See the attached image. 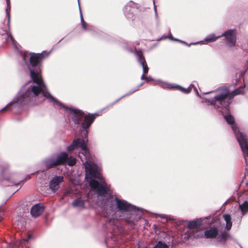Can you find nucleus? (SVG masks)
Masks as SVG:
<instances>
[{
  "label": "nucleus",
  "instance_id": "f257e3e1",
  "mask_svg": "<svg viewBox=\"0 0 248 248\" xmlns=\"http://www.w3.org/2000/svg\"><path fill=\"white\" fill-rule=\"evenodd\" d=\"M88 130L84 132V139L80 138L74 140L72 143L67 147L68 152H71L78 148L82 151L79 153V157L84 164L85 168V178L91 187L94 189L98 195V199L101 201V206L105 216L111 217L115 221L114 215L126 223L134 225L140 219L139 209L125 200L117 197L113 198L110 185L107 184L100 174L101 168L92 160L86 145L88 142ZM111 220H110V222Z\"/></svg>",
  "mask_w": 248,
  "mask_h": 248
},
{
  "label": "nucleus",
  "instance_id": "f03ea898",
  "mask_svg": "<svg viewBox=\"0 0 248 248\" xmlns=\"http://www.w3.org/2000/svg\"><path fill=\"white\" fill-rule=\"evenodd\" d=\"M38 70H30V75L32 80L23 86L13 100L8 103L1 110L4 111L12 106L18 105L23 106L32 101L37 103L42 101L45 98L50 102L63 107L69 111V116L75 124H79L84 116L83 112L73 108H67L58 101L47 91L42 77Z\"/></svg>",
  "mask_w": 248,
  "mask_h": 248
},
{
  "label": "nucleus",
  "instance_id": "7ed1b4c3",
  "mask_svg": "<svg viewBox=\"0 0 248 248\" xmlns=\"http://www.w3.org/2000/svg\"><path fill=\"white\" fill-rule=\"evenodd\" d=\"M245 93L244 88L240 87L231 93L227 88L221 87L217 90L204 93V94L211 93L212 95L209 99L203 98V102L212 105L219 111L223 112V110H228V107L231 102V100L234 96L243 94Z\"/></svg>",
  "mask_w": 248,
  "mask_h": 248
},
{
  "label": "nucleus",
  "instance_id": "20e7f679",
  "mask_svg": "<svg viewBox=\"0 0 248 248\" xmlns=\"http://www.w3.org/2000/svg\"><path fill=\"white\" fill-rule=\"evenodd\" d=\"M223 116L228 124L231 126L232 129L233 131L235 137L240 145L245 160L246 164L247 165V160L246 157L248 158V140L247 136L245 134L239 131L237 126L234 122V118L231 114L228 113L226 114H223Z\"/></svg>",
  "mask_w": 248,
  "mask_h": 248
},
{
  "label": "nucleus",
  "instance_id": "39448f33",
  "mask_svg": "<svg viewBox=\"0 0 248 248\" xmlns=\"http://www.w3.org/2000/svg\"><path fill=\"white\" fill-rule=\"evenodd\" d=\"M188 230L184 234V239H195L203 238V234L202 231L201 223L200 221L193 220L188 224Z\"/></svg>",
  "mask_w": 248,
  "mask_h": 248
},
{
  "label": "nucleus",
  "instance_id": "423d86ee",
  "mask_svg": "<svg viewBox=\"0 0 248 248\" xmlns=\"http://www.w3.org/2000/svg\"><path fill=\"white\" fill-rule=\"evenodd\" d=\"M68 159V154L65 152H62L52 155L46 158L43 163L46 168L50 169L57 166L64 165Z\"/></svg>",
  "mask_w": 248,
  "mask_h": 248
},
{
  "label": "nucleus",
  "instance_id": "0eeeda50",
  "mask_svg": "<svg viewBox=\"0 0 248 248\" xmlns=\"http://www.w3.org/2000/svg\"><path fill=\"white\" fill-rule=\"evenodd\" d=\"M223 36L225 37L228 46H234L236 40V34L235 31L232 30H228L222 34L217 36L213 34H210L205 38L204 41L206 42H212Z\"/></svg>",
  "mask_w": 248,
  "mask_h": 248
},
{
  "label": "nucleus",
  "instance_id": "6e6552de",
  "mask_svg": "<svg viewBox=\"0 0 248 248\" xmlns=\"http://www.w3.org/2000/svg\"><path fill=\"white\" fill-rule=\"evenodd\" d=\"M160 86L164 88H169V89H171V88H173L174 87H177L179 91H180L184 93H188L189 92H190L192 89L193 88L194 91L195 92H196L197 94L199 96H200L197 88L195 87L194 85H193V84H190V86H189V87L187 88H184L182 87L179 86H174L171 84H170V83H168L167 82H161Z\"/></svg>",
  "mask_w": 248,
  "mask_h": 248
},
{
  "label": "nucleus",
  "instance_id": "1a4fd4ad",
  "mask_svg": "<svg viewBox=\"0 0 248 248\" xmlns=\"http://www.w3.org/2000/svg\"><path fill=\"white\" fill-rule=\"evenodd\" d=\"M135 55L137 58L138 62L140 63L142 67L143 74L141 77V79L144 80L145 78V75L148 73L149 68L145 62L144 57L140 52H135Z\"/></svg>",
  "mask_w": 248,
  "mask_h": 248
},
{
  "label": "nucleus",
  "instance_id": "9d476101",
  "mask_svg": "<svg viewBox=\"0 0 248 248\" xmlns=\"http://www.w3.org/2000/svg\"><path fill=\"white\" fill-rule=\"evenodd\" d=\"M63 181V177L62 176H55L50 181L49 184V188L53 192H55L59 188V184Z\"/></svg>",
  "mask_w": 248,
  "mask_h": 248
},
{
  "label": "nucleus",
  "instance_id": "9b49d317",
  "mask_svg": "<svg viewBox=\"0 0 248 248\" xmlns=\"http://www.w3.org/2000/svg\"><path fill=\"white\" fill-rule=\"evenodd\" d=\"M2 175H3L4 180L10 182V184L9 185V186L12 185H18V183L15 181L16 176L10 173L6 169L2 170Z\"/></svg>",
  "mask_w": 248,
  "mask_h": 248
},
{
  "label": "nucleus",
  "instance_id": "f8f14e48",
  "mask_svg": "<svg viewBox=\"0 0 248 248\" xmlns=\"http://www.w3.org/2000/svg\"><path fill=\"white\" fill-rule=\"evenodd\" d=\"M44 206L40 204H36L33 205L31 209V214L33 217H36L39 216L44 211Z\"/></svg>",
  "mask_w": 248,
  "mask_h": 248
},
{
  "label": "nucleus",
  "instance_id": "ddd939ff",
  "mask_svg": "<svg viewBox=\"0 0 248 248\" xmlns=\"http://www.w3.org/2000/svg\"><path fill=\"white\" fill-rule=\"evenodd\" d=\"M43 53H33L31 55L30 58V62L32 66H35L43 58Z\"/></svg>",
  "mask_w": 248,
  "mask_h": 248
},
{
  "label": "nucleus",
  "instance_id": "4468645a",
  "mask_svg": "<svg viewBox=\"0 0 248 248\" xmlns=\"http://www.w3.org/2000/svg\"><path fill=\"white\" fill-rule=\"evenodd\" d=\"M203 234V237L206 238H214L218 234V230L216 228H210L206 230Z\"/></svg>",
  "mask_w": 248,
  "mask_h": 248
},
{
  "label": "nucleus",
  "instance_id": "2eb2a0df",
  "mask_svg": "<svg viewBox=\"0 0 248 248\" xmlns=\"http://www.w3.org/2000/svg\"><path fill=\"white\" fill-rule=\"evenodd\" d=\"M95 118L93 114H89L85 117L84 120L82 123V127L83 129H87L91 125Z\"/></svg>",
  "mask_w": 248,
  "mask_h": 248
},
{
  "label": "nucleus",
  "instance_id": "dca6fc26",
  "mask_svg": "<svg viewBox=\"0 0 248 248\" xmlns=\"http://www.w3.org/2000/svg\"><path fill=\"white\" fill-rule=\"evenodd\" d=\"M85 201L82 200L80 198H77L72 203V206L75 208H78L80 209L84 208L85 207Z\"/></svg>",
  "mask_w": 248,
  "mask_h": 248
},
{
  "label": "nucleus",
  "instance_id": "f3484780",
  "mask_svg": "<svg viewBox=\"0 0 248 248\" xmlns=\"http://www.w3.org/2000/svg\"><path fill=\"white\" fill-rule=\"evenodd\" d=\"M239 209L241 212V217L248 212V201H245L243 203L239 204Z\"/></svg>",
  "mask_w": 248,
  "mask_h": 248
},
{
  "label": "nucleus",
  "instance_id": "a211bd4d",
  "mask_svg": "<svg viewBox=\"0 0 248 248\" xmlns=\"http://www.w3.org/2000/svg\"><path fill=\"white\" fill-rule=\"evenodd\" d=\"M223 218L226 222V229L230 230L232 226V222L231 217L230 215L225 214L223 216Z\"/></svg>",
  "mask_w": 248,
  "mask_h": 248
},
{
  "label": "nucleus",
  "instance_id": "6ab92c4d",
  "mask_svg": "<svg viewBox=\"0 0 248 248\" xmlns=\"http://www.w3.org/2000/svg\"><path fill=\"white\" fill-rule=\"evenodd\" d=\"M231 237L229 233L223 232L220 235H218L217 240L218 242H225L226 241L231 238Z\"/></svg>",
  "mask_w": 248,
  "mask_h": 248
},
{
  "label": "nucleus",
  "instance_id": "aec40b11",
  "mask_svg": "<svg viewBox=\"0 0 248 248\" xmlns=\"http://www.w3.org/2000/svg\"><path fill=\"white\" fill-rule=\"evenodd\" d=\"M169 246L164 242L159 241L153 248H169Z\"/></svg>",
  "mask_w": 248,
  "mask_h": 248
},
{
  "label": "nucleus",
  "instance_id": "412c9836",
  "mask_svg": "<svg viewBox=\"0 0 248 248\" xmlns=\"http://www.w3.org/2000/svg\"><path fill=\"white\" fill-rule=\"evenodd\" d=\"M67 162L69 166H72L76 164V159L74 157H68V159L66 160V163Z\"/></svg>",
  "mask_w": 248,
  "mask_h": 248
},
{
  "label": "nucleus",
  "instance_id": "4be33fe9",
  "mask_svg": "<svg viewBox=\"0 0 248 248\" xmlns=\"http://www.w3.org/2000/svg\"><path fill=\"white\" fill-rule=\"evenodd\" d=\"M32 237V235L29 234L28 235V237L26 239H24L22 240H20L18 242V247L20 246L22 247L23 245V244L25 243V242H28L29 240Z\"/></svg>",
  "mask_w": 248,
  "mask_h": 248
},
{
  "label": "nucleus",
  "instance_id": "5701e85b",
  "mask_svg": "<svg viewBox=\"0 0 248 248\" xmlns=\"http://www.w3.org/2000/svg\"><path fill=\"white\" fill-rule=\"evenodd\" d=\"M79 12H80V20H81V22L82 28L84 30H87V27H86L87 24L84 21V19H83V16H82V14H81V10H80V8H79Z\"/></svg>",
  "mask_w": 248,
  "mask_h": 248
},
{
  "label": "nucleus",
  "instance_id": "b1692460",
  "mask_svg": "<svg viewBox=\"0 0 248 248\" xmlns=\"http://www.w3.org/2000/svg\"><path fill=\"white\" fill-rule=\"evenodd\" d=\"M7 36H8V39L7 40V41H8L9 40H10L13 45V46H15V48H16V42L14 40L13 37L12 36L11 34L10 33H7Z\"/></svg>",
  "mask_w": 248,
  "mask_h": 248
},
{
  "label": "nucleus",
  "instance_id": "393cba45",
  "mask_svg": "<svg viewBox=\"0 0 248 248\" xmlns=\"http://www.w3.org/2000/svg\"><path fill=\"white\" fill-rule=\"evenodd\" d=\"M6 3H7V8L6 10V14H7V16L8 17V22H9V21H10V13H9V10L10 8V0H6Z\"/></svg>",
  "mask_w": 248,
  "mask_h": 248
},
{
  "label": "nucleus",
  "instance_id": "a878e982",
  "mask_svg": "<svg viewBox=\"0 0 248 248\" xmlns=\"http://www.w3.org/2000/svg\"><path fill=\"white\" fill-rule=\"evenodd\" d=\"M154 10L155 12V16L156 20V23L158 24L159 23V19L158 18L157 14V11H156V8L155 5H154Z\"/></svg>",
  "mask_w": 248,
  "mask_h": 248
},
{
  "label": "nucleus",
  "instance_id": "bb28decb",
  "mask_svg": "<svg viewBox=\"0 0 248 248\" xmlns=\"http://www.w3.org/2000/svg\"><path fill=\"white\" fill-rule=\"evenodd\" d=\"M137 90H138V88H136V89H135V90H134L132 91H131V92H130L129 93H127V94H125V95H124V96H122L121 98H120V99H119L118 100H117L115 102H118L119 100H120L121 98H123L124 97V96H126V95H129V94H131V93H133L134 92H135V91H136Z\"/></svg>",
  "mask_w": 248,
  "mask_h": 248
},
{
  "label": "nucleus",
  "instance_id": "cd10ccee",
  "mask_svg": "<svg viewBox=\"0 0 248 248\" xmlns=\"http://www.w3.org/2000/svg\"><path fill=\"white\" fill-rule=\"evenodd\" d=\"M145 79H147L148 81L153 80V78L150 76H149L148 77H145Z\"/></svg>",
  "mask_w": 248,
  "mask_h": 248
},
{
  "label": "nucleus",
  "instance_id": "c85d7f7f",
  "mask_svg": "<svg viewBox=\"0 0 248 248\" xmlns=\"http://www.w3.org/2000/svg\"><path fill=\"white\" fill-rule=\"evenodd\" d=\"M21 57H22V58L23 60L24 61V62L26 63H27V61L25 60V57L24 56H23V55H21Z\"/></svg>",
  "mask_w": 248,
  "mask_h": 248
},
{
  "label": "nucleus",
  "instance_id": "c756f323",
  "mask_svg": "<svg viewBox=\"0 0 248 248\" xmlns=\"http://www.w3.org/2000/svg\"><path fill=\"white\" fill-rule=\"evenodd\" d=\"M125 16H127V18H130V16L127 15V14L125 13Z\"/></svg>",
  "mask_w": 248,
  "mask_h": 248
},
{
  "label": "nucleus",
  "instance_id": "7c9ffc66",
  "mask_svg": "<svg viewBox=\"0 0 248 248\" xmlns=\"http://www.w3.org/2000/svg\"><path fill=\"white\" fill-rule=\"evenodd\" d=\"M10 246L13 247L14 246V245L13 244H10Z\"/></svg>",
  "mask_w": 248,
  "mask_h": 248
},
{
  "label": "nucleus",
  "instance_id": "2f4dec72",
  "mask_svg": "<svg viewBox=\"0 0 248 248\" xmlns=\"http://www.w3.org/2000/svg\"><path fill=\"white\" fill-rule=\"evenodd\" d=\"M169 38H170V39H171V40H172V39H172V37L171 36V35H170V36L169 37Z\"/></svg>",
  "mask_w": 248,
  "mask_h": 248
},
{
  "label": "nucleus",
  "instance_id": "473e14b6",
  "mask_svg": "<svg viewBox=\"0 0 248 248\" xmlns=\"http://www.w3.org/2000/svg\"><path fill=\"white\" fill-rule=\"evenodd\" d=\"M198 43H192V44L195 45V44H197Z\"/></svg>",
  "mask_w": 248,
  "mask_h": 248
},
{
  "label": "nucleus",
  "instance_id": "72a5a7b5",
  "mask_svg": "<svg viewBox=\"0 0 248 248\" xmlns=\"http://www.w3.org/2000/svg\"><path fill=\"white\" fill-rule=\"evenodd\" d=\"M182 43H184V44H186V42H185L182 41Z\"/></svg>",
  "mask_w": 248,
  "mask_h": 248
},
{
  "label": "nucleus",
  "instance_id": "f704fd0d",
  "mask_svg": "<svg viewBox=\"0 0 248 248\" xmlns=\"http://www.w3.org/2000/svg\"><path fill=\"white\" fill-rule=\"evenodd\" d=\"M143 84V83H141V84L140 85V86H141Z\"/></svg>",
  "mask_w": 248,
  "mask_h": 248
},
{
  "label": "nucleus",
  "instance_id": "c9c22d12",
  "mask_svg": "<svg viewBox=\"0 0 248 248\" xmlns=\"http://www.w3.org/2000/svg\"><path fill=\"white\" fill-rule=\"evenodd\" d=\"M1 217L0 216V221L1 220Z\"/></svg>",
  "mask_w": 248,
  "mask_h": 248
}]
</instances>
